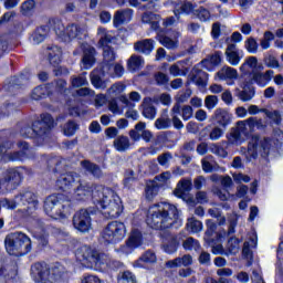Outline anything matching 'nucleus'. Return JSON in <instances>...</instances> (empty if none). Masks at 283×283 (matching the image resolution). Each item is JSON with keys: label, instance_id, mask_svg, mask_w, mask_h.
<instances>
[{"label": "nucleus", "instance_id": "1a4fd4ad", "mask_svg": "<svg viewBox=\"0 0 283 283\" xmlns=\"http://www.w3.org/2000/svg\"><path fill=\"white\" fill-rule=\"evenodd\" d=\"M6 249L9 255H28L32 251V239L23 232H12L6 237Z\"/></svg>", "mask_w": 283, "mask_h": 283}, {"label": "nucleus", "instance_id": "8fccbe9b", "mask_svg": "<svg viewBox=\"0 0 283 283\" xmlns=\"http://www.w3.org/2000/svg\"><path fill=\"white\" fill-rule=\"evenodd\" d=\"M226 249L231 255L238 254L240 252V240L235 237L230 238L227 242Z\"/></svg>", "mask_w": 283, "mask_h": 283}, {"label": "nucleus", "instance_id": "b1692460", "mask_svg": "<svg viewBox=\"0 0 283 283\" xmlns=\"http://www.w3.org/2000/svg\"><path fill=\"white\" fill-rule=\"evenodd\" d=\"M143 242V234L138 230H133L126 245H123L120 248V251L123 253H132V249H136L137 247H140Z\"/></svg>", "mask_w": 283, "mask_h": 283}, {"label": "nucleus", "instance_id": "338daca9", "mask_svg": "<svg viewBox=\"0 0 283 283\" xmlns=\"http://www.w3.org/2000/svg\"><path fill=\"white\" fill-rule=\"evenodd\" d=\"M245 50L250 53V54H258V41L255 40V38H249L245 41Z\"/></svg>", "mask_w": 283, "mask_h": 283}, {"label": "nucleus", "instance_id": "c03bdc74", "mask_svg": "<svg viewBox=\"0 0 283 283\" xmlns=\"http://www.w3.org/2000/svg\"><path fill=\"white\" fill-rule=\"evenodd\" d=\"M201 167L206 174H212V171H216L218 164L213 161V156L209 155L201 160Z\"/></svg>", "mask_w": 283, "mask_h": 283}, {"label": "nucleus", "instance_id": "6e6d98bb", "mask_svg": "<svg viewBox=\"0 0 283 283\" xmlns=\"http://www.w3.org/2000/svg\"><path fill=\"white\" fill-rule=\"evenodd\" d=\"M258 244V241L255 239H250L249 241H245L243 243V249H242V255L247 258V260H251L253 258V252L251 249Z\"/></svg>", "mask_w": 283, "mask_h": 283}, {"label": "nucleus", "instance_id": "49530a36", "mask_svg": "<svg viewBox=\"0 0 283 283\" xmlns=\"http://www.w3.org/2000/svg\"><path fill=\"white\" fill-rule=\"evenodd\" d=\"M143 262L146 264H156V253L153 251H146L136 262L135 266H143Z\"/></svg>", "mask_w": 283, "mask_h": 283}, {"label": "nucleus", "instance_id": "f704fd0d", "mask_svg": "<svg viewBox=\"0 0 283 283\" xmlns=\"http://www.w3.org/2000/svg\"><path fill=\"white\" fill-rule=\"evenodd\" d=\"M120 103L128 107L127 112L125 113L126 118H132V120H138V111L134 109L135 104L127 98L126 95L119 96Z\"/></svg>", "mask_w": 283, "mask_h": 283}, {"label": "nucleus", "instance_id": "de8ad7c7", "mask_svg": "<svg viewBox=\"0 0 283 283\" xmlns=\"http://www.w3.org/2000/svg\"><path fill=\"white\" fill-rule=\"evenodd\" d=\"M186 229L190 233H200V231H202V223L200 222V220L191 217L187 221Z\"/></svg>", "mask_w": 283, "mask_h": 283}, {"label": "nucleus", "instance_id": "c9c22d12", "mask_svg": "<svg viewBox=\"0 0 283 283\" xmlns=\"http://www.w3.org/2000/svg\"><path fill=\"white\" fill-rule=\"evenodd\" d=\"M217 76L220 81H235V78H238V70L231 66H223L217 73Z\"/></svg>", "mask_w": 283, "mask_h": 283}, {"label": "nucleus", "instance_id": "4d7b16f0", "mask_svg": "<svg viewBox=\"0 0 283 283\" xmlns=\"http://www.w3.org/2000/svg\"><path fill=\"white\" fill-rule=\"evenodd\" d=\"M52 23H53V30H54L55 34L57 36H60V39L63 41V39L65 36V32H66L65 24H63V21H61L59 19H53Z\"/></svg>", "mask_w": 283, "mask_h": 283}, {"label": "nucleus", "instance_id": "bf43d9fd", "mask_svg": "<svg viewBox=\"0 0 283 283\" xmlns=\"http://www.w3.org/2000/svg\"><path fill=\"white\" fill-rule=\"evenodd\" d=\"M275 39V34L271 31H265L263 34V39L260 40V46L262 50H269L271 48V41Z\"/></svg>", "mask_w": 283, "mask_h": 283}, {"label": "nucleus", "instance_id": "f8f14e48", "mask_svg": "<svg viewBox=\"0 0 283 283\" xmlns=\"http://www.w3.org/2000/svg\"><path fill=\"white\" fill-rule=\"evenodd\" d=\"M127 228L125 227V223L120 221H112L102 231V240L107 244H116V242L125 240Z\"/></svg>", "mask_w": 283, "mask_h": 283}, {"label": "nucleus", "instance_id": "ddd939ff", "mask_svg": "<svg viewBox=\"0 0 283 283\" xmlns=\"http://www.w3.org/2000/svg\"><path fill=\"white\" fill-rule=\"evenodd\" d=\"M44 211L50 218L59 220V218H66L70 213V203L65 205L59 200V197L52 195L44 201Z\"/></svg>", "mask_w": 283, "mask_h": 283}, {"label": "nucleus", "instance_id": "72a5a7b5", "mask_svg": "<svg viewBox=\"0 0 283 283\" xmlns=\"http://www.w3.org/2000/svg\"><path fill=\"white\" fill-rule=\"evenodd\" d=\"M107 73L103 74V67L101 70L95 69L91 72V83L93 86H95L97 90H105L106 85L103 81V76H105Z\"/></svg>", "mask_w": 283, "mask_h": 283}, {"label": "nucleus", "instance_id": "7c9ffc66", "mask_svg": "<svg viewBox=\"0 0 283 283\" xmlns=\"http://www.w3.org/2000/svg\"><path fill=\"white\" fill-rule=\"evenodd\" d=\"M151 103H154L151 97H145L142 104L143 116L149 120H154V118H156V107Z\"/></svg>", "mask_w": 283, "mask_h": 283}, {"label": "nucleus", "instance_id": "052dcab7", "mask_svg": "<svg viewBox=\"0 0 283 283\" xmlns=\"http://www.w3.org/2000/svg\"><path fill=\"white\" fill-rule=\"evenodd\" d=\"M263 63L266 67H271L272 70H277L280 67V61L273 54H268L263 59Z\"/></svg>", "mask_w": 283, "mask_h": 283}, {"label": "nucleus", "instance_id": "69168bd1", "mask_svg": "<svg viewBox=\"0 0 283 283\" xmlns=\"http://www.w3.org/2000/svg\"><path fill=\"white\" fill-rule=\"evenodd\" d=\"M195 14L199 21H209L211 19V12L208 9H205V7H200L195 11Z\"/></svg>", "mask_w": 283, "mask_h": 283}, {"label": "nucleus", "instance_id": "0eeeda50", "mask_svg": "<svg viewBox=\"0 0 283 283\" xmlns=\"http://www.w3.org/2000/svg\"><path fill=\"white\" fill-rule=\"evenodd\" d=\"M75 258L86 269H95L96 266L109 264V256L107 254L98 252L88 245L80 247L75 252Z\"/></svg>", "mask_w": 283, "mask_h": 283}, {"label": "nucleus", "instance_id": "864d4df0", "mask_svg": "<svg viewBox=\"0 0 283 283\" xmlns=\"http://www.w3.org/2000/svg\"><path fill=\"white\" fill-rule=\"evenodd\" d=\"M228 140L231 145H242L243 136L241 135L240 130L237 127L231 128Z\"/></svg>", "mask_w": 283, "mask_h": 283}, {"label": "nucleus", "instance_id": "e2e57ef3", "mask_svg": "<svg viewBox=\"0 0 283 283\" xmlns=\"http://www.w3.org/2000/svg\"><path fill=\"white\" fill-rule=\"evenodd\" d=\"M98 34L101 35L99 44L102 45V48H106V45H109V43H112V39H114L112 34L105 32V29H98Z\"/></svg>", "mask_w": 283, "mask_h": 283}, {"label": "nucleus", "instance_id": "09e8293b", "mask_svg": "<svg viewBox=\"0 0 283 283\" xmlns=\"http://www.w3.org/2000/svg\"><path fill=\"white\" fill-rule=\"evenodd\" d=\"M182 65H185V61H178L175 64L170 65L169 74H171V76H186L187 71H185Z\"/></svg>", "mask_w": 283, "mask_h": 283}, {"label": "nucleus", "instance_id": "423d86ee", "mask_svg": "<svg viewBox=\"0 0 283 283\" xmlns=\"http://www.w3.org/2000/svg\"><path fill=\"white\" fill-rule=\"evenodd\" d=\"M18 149L15 151H10L14 149V143L11 140H6L0 145V158L2 163H19L32 158V149L27 142H19L17 144Z\"/></svg>", "mask_w": 283, "mask_h": 283}, {"label": "nucleus", "instance_id": "774afa93", "mask_svg": "<svg viewBox=\"0 0 283 283\" xmlns=\"http://www.w3.org/2000/svg\"><path fill=\"white\" fill-rule=\"evenodd\" d=\"M118 283H136V276L132 272L125 271L118 279Z\"/></svg>", "mask_w": 283, "mask_h": 283}, {"label": "nucleus", "instance_id": "412c9836", "mask_svg": "<svg viewBox=\"0 0 283 283\" xmlns=\"http://www.w3.org/2000/svg\"><path fill=\"white\" fill-rule=\"evenodd\" d=\"M253 83L255 82H249V80L245 78L241 84V90L237 88V96L243 103H249V101H252L253 96H255V87H253Z\"/></svg>", "mask_w": 283, "mask_h": 283}, {"label": "nucleus", "instance_id": "7ed1b4c3", "mask_svg": "<svg viewBox=\"0 0 283 283\" xmlns=\"http://www.w3.org/2000/svg\"><path fill=\"white\" fill-rule=\"evenodd\" d=\"M95 205L107 220H114L123 213V201L112 188L104 187Z\"/></svg>", "mask_w": 283, "mask_h": 283}, {"label": "nucleus", "instance_id": "4c0bfd02", "mask_svg": "<svg viewBox=\"0 0 283 283\" xmlns=\"http://www.w3.org/2000/svg\"><path fill=\"white\" fill-rule=\"evenodd\" d=\"M158 191H160V184L156 182V180L147 181L145 187L146 200H153L158 196Z\"/></svg>", "mask_w": 283, "mask_h": 283}, {"label": "nucleus", "instance_id": "2eb2a0df", "mask_svg": "<svg viewBox=\"0 0 283 283\" xmlns=\"http://www.w3.org/2000/svg\"><path fill=\"white\" fill-rule=\"evenodd\" d=\"M25 168H10L0 176V189L12 184L13 187H19L23 180Z\"/></svg>", "mask_w": 283, "mask_h": 283}, {"label": "nucleus", "instance_id": "79ce46f5", "mask_svg": "<svg viewBox=\"0 0 283 283\" xmlns=\"http://www.w3.org/2000/svg\"><path fill=\"white\" fill-rule=\"evenodd\" d=\"M127 65L129 72H136V70H140L145 65V60L143 56L134 54L128 59Z\"/></svg>", "mask_w": 283, "mask_h": 283}, {"label": "nucleus", "instance_id": "0e129e2a", "mask_svg": "<svg viewBox=\"0 0 283 283\" xmlns=\"http://www.w3.org/2000/svg\"><path fill=\"white\" fill-rule=\"evenodd\" d=\"M174 159V155H171V153L167 151L161 155H159L157 157V163L161 166V167H169V163H171V160Z\"/></svg>", "mask_w": 283, "mask_h": 283}, {"label": "nucleus", "instance_id": "e433bc0d", "mask_svg": "<svg viewBox=\"0 0 283 283\" xmlns=\"http://www.w3.org/2000/svg\"><path fill=\"white\" fill-rule=\"evenodd\" d=\"M50 34V27L48 25H42L38 28L34 33L32 34L31 39L32 42L35 45H39V43H43L45 41V38Z\"/></svg>", "mask_w": 283, "mask_h": 283}, {"label": "nucleus", "instance_id": "c756f323", "mask_svg": "<svg viewBox=\"0 0 283 283\" xmlns=\"http://www.w3.org/2000/svg\"><path fill=\"white\" fill-rule=\"evenodd\" d=\"M135 52H139L140 54L149 55L154 52V40L153 39H145L137 41L134 44Z\"/></svg>", "mask_w": 283, "mask_h": 283}, {"label": "nucleus", "instance_id": "f03ea898", "mask_svg": "<svg viewBox=\"0 0 283 283\" xmlns=\"http://www.w3.org/2000/svg\"><path fill=\"white\" fill-rule=\"evenodd\" d=\"M31 273L36 283H65L67 270L61 263L48 265V263H34Z\"/></svg>", "mask_w": 283, "mask_h": 283}, {"label": "nucleus", "instance_id": "37998d69", "mask_svg": "<svg viewBox=\"0 0 283 283\" xmlns=\"http://www.w3.org/2000/svg\"><path fill=\"white\" fill-rule=\"evenodd\" d=\"M214 118L219 125L226 127V125L231 120V115H229V112L222 108H217L214 112Z\"/></svg>", "mask_w": 283, "mask_h": 283}, {"label": "nucleus", "instance_id": "a878e982", "mask_svg": "<svg viewBox=\"0 0 283 283\" xmlns=\"http://www.w3.org/2000/svg\"><path fill=\"white\" fill-rule=\"evenodd\" d=\"M191 81L192 83H196L198 87H207V81H209V74L202 71V69H200V65H197L192 69Z\"/></svg>", "mask_w": 283, "mask_h": 283}, {"label": "nucleus", "instance_id": "4be33fe9", "mask_svg": "<svg viewBox=\"0 0 283 283\" xmlns=\"http://www.w3.org/2000/svg\"><path fill=\"white\" fill-rule=\"evenodd\" d=\"M103 56L102 73L112 74V64L116 61V51L111 45H106L103 48Z\"/></svg>", "mask_w": 283, "mask_h": 283}, {"label": "nucleus", "instance_id": "13d9d810", "mask_svg": "<svg viewBox=\"0 0 283 283\" xmlns=\"http://www.w3.org/2000/svg\"><path fill=\"white\" fill-rule=\"evenodd\" d=\"M159 43L164 45V48H167V50H176L178 48V41L172 40L171 38L167 35H158Z\"/></svg>", "mask_w": 283, "mask_h": 283}, {"label": "nucleus", "instance_id": "6e6552de", "mask_svg": "<svg viewBox=\"0 0 283 283\" xmlns=\"http://www.w3.org/2000/svg\"><path fill=\"white\" fill-rule=\"evenodd\" d=\"M241 154L247 163L258 160V156L266 158L271 154V139L254 135L248 143V148L241 147Z\"/></svg>", "mask_w": 283, "mask_h": 283}, {"label": "nucleus", "instance_id": "2f4dec72", "mask_svg": "<svg viewBox=\"0 0 283 283\" xmlns=\"http://www.w3.org/2000/svg\"><path fill=\"white\" fill-rule=\"evenodd\" d=\"M81 166L87 174H91L93 178H103V170L101 169V166L90 161V160H83L81 161Z\"/></svg>", "mask_w": 283, "mask_h": 283}, {"label": "nucleus", "instance_id": "20e7f679", "mask_svg": "<svg viewBox=\"0 0 283 283\" xmlns=\"http://www.w3.org/2000/svg\"><path fill=\"white\" fill-rule=\"evenodd\" d=\"M258 67H262V64L259 65L258 59L255 56H248L241 64L240 72L245 80H249V83H255L259 87H266L275 72L273 70L262 72L258 71Z\"/></svg>", "mask_w": 283, "mask_h": 283}, {"label": "nucleus", "instance_id": "5701e85b", "mask_svg": "<svg viewBox=\"0 0 283 283\" xmlns=\"http://www.w3.org/2000/svg\"><path fill=\"white\" fill-rule=\"evenodd\" d=\"M231 39L227 38L226 43H227V49H226V59L230 65L237 66L240 65L241 56H240V51L238 50V45L235 43L229 42Z\"/></svg>", "mask_w": 283, "mask_h": 283}, {"label": "nucleus", "instance_id": "bb28decb", "mask_svg": "<svg viewBox=\"0 0 283 283\" xmlns=\"http://www.w3.org/2000/svg\"><path fill=\"white\" fill-rule=\"evenodd\" d=\"M142 21L143 23H149L151 30H155V32H157V34H160L163 32V30L160 29V15L154 13V12H145L142 15Z\"/></svg>", "mask_w": 283, "mask_h": 283}, {"label": "nucleus", "instance_id": "680f3d73", "mask_svg": "<svg viewBox=\"0 0 283 283\" xmlns=\"http://www.w3.org/2000/svg\"><path fill=\"white\" fill-rule=\"evenodd\" d=\"M77 129L78 125L76 124V122L69 120L63 127L64 136H74Z\"/></svg>", "mask_w": 283, "mask_h": 283}, {"label": "nucleus", "instance_id": "c85d7f7f", "mask_svg": "<svg viewBox=\"0 0 283 283\" xmlns=\"http://www.w3.org/2000/svg\"><path fill=\"white\" fill-rule=\"evenodd\" d=\"M191 264H193V256H191V254H185L176 258L175 260L168 261L166 266H168V269H176L180 266H191Z\"/></svg>", "mask_w": 283, "mask_h": 283}, {"label": "nucleus", "instance_id": "a19ab883", "mask_svg": "<svg viewBox=\"0 0 283 283\" xmlns=\"http://www.w3.org/2000/svg\"><path fill=\"white\" fill-rule=\"evenodd\" d=\"M115 149L117 151H127L129 147H132V143L129 142V137L120 135L113 143Z\"/></svg>", "mask_w": 283, "mask_h": 283}, {"label": "nucleus", "instance_id": "3c124183", "mask_svg": "<svg viewBox=\"0 0 283 283\" xmlns=\"http://www.w3.org/2000/svg\"><path fill=\"white\" fill-rule=\"evenodd\" d=\"M71 87L78 88V87H85L90 85V82L87 81V77L85 75H73L71 76Z\"/></svg>", "mask_w": 283, "mask_h": 283}, {"label": "nucleus", "instance_id": "39448f33", "mask_svg": "<svg viewBox=\"0 0 283 283\" xmlns=\"http://www.w3.org/2000/svg\"><path fill=\"white\" fill-rule=\"evenodd\" d=\"M2 207L4 209H15L17 207H22L19 211H21L24 218H29V216L34 214L36 208L39 207V199L36 195L30 190H24L18 193L13 200L2 199Z\"/></svg>", "mask_w": 283, "mask_h": 283}, {"label": "nucleus", "instance_id": "4468645a", "mask_svg": "<svg viewBox=\"0 0 283 283\" xmlns=\"http://www.w3.org/2000/svg\"><path fill=\"white\" fill-rule=\"evenodd\" d=\"M88 209H80L73 216V227L80 233H88L92 229V217Z\"/></svg>", "mask_w": 283, "mask_h": 283}, {"label": "nucleus", "instance_id": "5fc2aeb1", "mask_svg": "<svg viewBox=\"0 0 283 283\" xmlns=\"http://www.w3.org/2000/svg\"><path fill=\"white\" fill-rule=\"evenodd\" d=\"M178 239L174 235H170L168 242H164V251L166 253H176L178 251Z\"/></svg>", "mask_w": 283, "mask_h": 283}, {"label": "nucleus", "instance_id": "dca6fc26", "mask_svg": "<svg viewBox=\"0 0 283 283\" xmlns=\"http://www.w3.org/2000/svg\"><path fill=\"white\" fill-rule=\"evenodd\" d=\"M49 62L53 66V72L55 76H61L63 74V67H61V56H63V51L56 45L48 46Z\"/></svg>", "mask_w": 283, "mask_h": 283}, {"label": "nucleus", "instance_id": "9b49d317", "mask_svg": "<svg viewBox=\"0 0 283 283\" xmlns=\"http://www.w3.org/2000/svg\"><path fill=\"white\" fill-rule=\"evenodd\" d=\"M104 188L105 187L101 185L85 181L80 178L77 186L74 188L73 196L75 200H90V198H93L94 203H96V200H98Z\"/></svg>", "mask_w": 283, "mask_h": 283}, {"label": "nucleus", "instance_id": "6ab92c4d", "mask_svg": "<svg viewBox=\"0 0 283 283\" xmlns=\"http://www.w3.org/2000/svg\"><path fill=\"white\" fill-rule=\"evenodd\" d=\"M28 81H30V73H24V75H19L11 77L10 81L4 85V91L9 92V94H17L23 85H28Z\"/></svg>", "mask_w": 283, "mask_h": 283}, {"label": "nucleus", "instance_id": "aec40b11", "mask_svg": "<svg viewBox=\"0 0 283 283\" xmlns=\"http://www.w3.org/2000/svg\"><path fill=\"white\" fill-rule=\"evenodd\" d=\"M87 36V27L85 24H69L66 27L63 41H72V39H85Z\"/></svg>", "mask_w": 283, "mask_h": 283}, {"label": "nucleus", "instance_id": "a211bd4d", "mask_svg": "<svg viewBox=\"0 0 283 283\" xmlns=\"http://www.w3.org/2000/svg\"><path fill=\"white\" fill-rule=\"evenodd\" d=\"M81 180V176L76 172H66L60 176L56 180V187L61 189V191H70L75 185Z\"/></svg>", "mask_w": 283, "mask_h": 283}, {"label": "nucleus", "instance_id": "58836bf2", "mask_svg": "<svg viewBox=\"0 0 283 283\" xmlns=\"http://www.w3.org/2000/svg\"><path fill=\"white\" fill-rule=\"evenodd\" d=\"M222 63V52L217 51L209 59L201 61V67H206V70H211L210 65H220Z\"/></svg>", "mask_w": 283, "mask_h": 283}, {"label": "nucleus", "instance_id": "393cba45", "mask_svg": "<svg viewBox=\"0 0 283 283\" xmlns=\"http://www.w3.org/2000/svg\"><path fill=\"white\" fill-rule=\"evenodd\" d=\"M132 17H134V10L132 9L117 10L113 17V23L115 28H118V25H124V23H129V21L132 20Z\"/></svg>", "mask_w": 283, "mask_h": 283}, {"label": "nucleus", "instance_id": "9d476101", "mask_svg": "<svg viewBox=\"0 0 283 283\" xmlns=\"http://www.w3.org/2000/svg\"><path fill=\"white\" fill-rule=\"evenodd\" d=\"M54 127V118L50 114H42L39 120L33 123V127L24 126L20 134L23 138H35V136H45Z\"/></svg>", "mask_w": 283, "mask_h": 283}, {"label": "nucleus", "instance_id": "f257e3e1", "mask_svg": "<svg viewBox=\"0 0 283 283\" xmlns=\"http://www.w3.org/2000/svg\"><path fill=\"white\" fill-rule=\"evenodd\" d=\"M178 222V208L169 202H159L148 209L146 224L150 229L163 231L171 229Z\"/></svg>", "mask_w": 283, "mask_h": 283}, {"label": "nucleus", "instance_id": "a18cd8bd", "mask_svg": "<svg viewBox=\"0 0 283 283\" xmlns=\"http://www.w3.org/2000/svg\"><path fill=\"white\" fill-rule=\"evenodd\" d=\"M138 182V177H136V172L132 169H127L124 174V187L126 189H132L134 185Z\"/></svg>", "mask_w": 283, "mask_h": 283}, {"label": "nucleus", "instance_id": "603ef678", "mask_svg": "<svg viewBox=\"0 0 283 283\" xmlns=\"http://www.w3.org/2000/svg\"><path fill=\"white\" fill-rule=\"evenodd\" d=\"M182 248L185 251H200V242L192 237L182 241Z\"/></svg>", "mask_w": 283, "mask_h": 283}, {"label": "nucleus", "instance_id": "cd10ccee", "mask_svg": "<svg viewBox=\"0 0 283 283\" xmlns=\"http://www.w3.org/2000/svg\"><path fill=\"white\" fill-rule=\"evenodd\" d=\"M52 90H54V83L40 85L32 91L31 98L33 101H41V98H46V96L52 94Z\"/></svg>", "mask_w": 283, "mask_h": 283}, {"label": "nucleus", "instance_id": "473e14b6", "mask_svg": "<svg viewBox=\"0 0 283 283\" xmlns=\"http://www.w3.org/2000/svg\"><path fill=\"white\" fill-rule=\"evenodd\" d=\"M192 182L191 179H181L177 188L175 189L174 193L177 198H185L189 191H191Z\"/></svg>", "mask_w": 283, "mask_h": 283}, {"label": "nucleus", "instance_id": "f3484780", "mask_svg": "<svg viewBox=\"0 0 283 283\" xmlns=\"http://www.w3.org/2000/svg\"><path fill=\"white\" fill-rule=\"evenodd\" d=\"M83 56L81 60L83 70H92L96 63V49L87 43L81 44Z\"/></svg>", "mask_w": 283, "mask_h": 283}, {"label": "nucleus", "instance_id": "ea45409f", "mask_svg": "<svg viewBox=\"0 0 283 283\" xmlns=\"http://www.w3.org/2000/svg\"><path fill=\"white\" fill-rule=\"evenodd\" d=\"M156 129H169L171 127V118H169V114L167 111H164L163 114L155 120Z\"/></svg>", "mask_w": 283, "mask_h": 283}]
</instances>
